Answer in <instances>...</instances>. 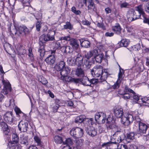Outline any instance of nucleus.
Here are the masks:
<instances>
[{
    "label": "nucleus",
    "instance_id": "obj_16",
    "mask_svg": "<svg viewBox=\"0 0 149 149\" xmlns=\"http://www.w3.org/2000/svg\"><path fill=\"white\" fill-rule=\"evenodd\" d=\"M86 132L88 134L92 137L95 136L97 135V132L94 127L92 126H88Z\"/></svg>",
    "mask_w": 149,
    "mask_h": 149
},
{
    "label": "nucleus",
    "instance_id": "obj_6",
    "mask_svg": "<svg viewBox=\"0 0 149 149\" xmlns=\"http://www.w3.org/2000/svg\"><path fill=\"white\" fill-rule=\"evenodd\" d=\"M70 133L71 136L75 138H80L83 135V130L79 127L74 128L70 130Z\"/></svg>",
    "mask_w": 149,
    "mask_h": 149
},
{
    "label": "nucleus",
    "instance_id": "obj_21",
    "mask_svg": "<svg viewBox=\"0 0 149 149\" xmlns=\"http://www.w3.org/2000/svg\"><path fill=\"white\" fill-rule=\"evenodd\" d=\"M75 74L78 77H83L85 76L84 70L80 67L77 68L75 71Z\"/></svg>",
    "mask_w": 149,
    "mask_h": 149
},
{
    "label": "nucleus",
    "instance_id": "obj_23",
    "mask_svg": "<svg viewBox=\"0 0 149 149\" xmlns=\"http://www.w3.org/2000/svg\"><path fill=\"white\" fill-rule=\"evenodd\" d=\"M93 59V61L95 63V61L97 63H100L103 58L104 55L102 54H97Z\"/></svg>",
    "mask_w": 149,
    "mask_h": 149
},
{
    "label": "nucleus",
    "instance_id": "obj_26",
    "mask_svg": "<svg viewBox=\"0 0 149 149\" xmlns=\"http://www.w3.org/2000/svg\"><path fill=\"white\" fill-rule=\"evenodd\" d=\"M70 70L68 67H65L60 71L61 76H66L70 73Z\"/></svg>",
    "mask_w": 149,
    "mask_h": 149
},
{
    "label": "nucleus",
    "instance_id": "obj_39",
    "mask_svg": "<svg viewBox=\"0 0 149 149\" xmlns=\"http://www.w3.org/2000/svg\"><path fill=\"white\" fill-rule=\"evenodd\" d=\"M12 141L16 143L18 141V137L16 134L13 133L12 135Z\"/></svg>",
    "mask_w": 149,
    "mask_h": 149
},
{
    "label": "nucleus",
    "instance_id": "obj_37",
    "mask_svg": "<svg viewBox=\"0 0 149 149\" xmlns=\"http://www.w3.org/2000/svg\"><path fill=\"white\" fill-rule=\"evenodd\" d=\"M140 44H138L134 46H132L130 48V49L131 50H133L135 51H137L140 49Z\"/></svg>",
    "mask_w": 149,
    "mask_h": 149
},
{
    "label": "nucleus",
    "instance_id": "obj_10",
    "mask_svg": "<svg viewBox=\"0 0 149 149\" xmlns=\"http://www.w3.org/2000/svg\"><path fill=\"white\" fill-rule=\"evenodd\" d=\"M114 135H117L115 137V141L113 142V143H120L125 138V135L121 131H117L115 133Z\"/></svg>",
    "mask_w": 149,
    "mask_h": 149
},
{
    "label": "nucleus",
    "instance_id": "obj_60",
    "mask_svg": "<svg viewBox=\"0 0 149 149\" xmlns=\"http://www.w3.org/2000/svg\"><path fill=\"white\" fill-rule=\"evenodd\" d=\"M124 72H121V71H120V72L118 74V80L120 81V79L122 78V75L123 74Z\"/></svg>",
    "mask_w": 149,
    "mask_h": 149
},
{
    "label": "nucleus",
    "instance_id": "obj_3",
    "mask_svg": "<svg viewBox=\"0 0 149 149\" xmlns=\"http://www.w3.org/2000/svg\"><path fill=\"white\" fill-rule=\"evenodd\" d=\"M55 34V32L54 31H50L47 35L44 34L40 37L39 43L41 46L39 48L38 51L40 53V55L42 54L43 55V53L44 52L43 43L46 41H52L54 40Z\"/></svg>",
    "mask_w": 149,
    "mask_h": 149
},
{
    "label": "nucleus",
    "instance_id": "obj_45",
    "mask_svg": "<svg viewBox=\"0 0 149 149\" xmlns=\"http://www.w3.org/2000/svg\"><path fill=\"white\" fill-rule=\"evenodd\" d=\"M93 119L90 118V119L88 118L85 119V121L86 122V124L88 126H91L92 125Z\"/></svg>",
    "mask_w": 149,
    "mask_h": 149
},
{
    "label": "nucleus",
    "instance_id": "obj_64",
    "mask_svg": "<svg viewBox=\"0 0 149 149\" xmlns=\"http://www.w3.org/2000/svg\"><path fill=\"white\" fill-rule=\"evenodd\" d=\"M105 11L107 14H109L111 13V10L110 8L109 7H107L105 8Z\"/></svg>",
    "mask_w": 149,
    "mask_h": 149
},
{
    "label": "nucleus",
    "instance_id": "obj_52",
    "mask_svg": "<svg viewBox=\"0 0 149 149\" xmlns=\"http://www.w3.org/2000/svg\"><path fill=\"white\" fill-rule=\"evenodd\" d=\"M84 140L83 139H79L76 141V145L77 146H82Z\"/></svg>",
    "mask_w": 149,
    "mask_h": 149
},
{
    "label": "nucleus",
    "instance_id": "obj_11",
    "mask_svg": "<svg viewBox=\"0 0 149 149\" xmlns=\"http://www.w3.org/2000/svg\"><path fill=\"white\" fill-rule=\"evenodd\" d=\"M4 119L6 122L11 124L14 120V117L13 113L11 111H8L6 113L4 114Z\"/></svg>",
    "mask_w": 149,
    "mask_h": 149
},
{
    "label": "nucleus",
    "instance_id": "obj_63",
    "mask_svg": "<svg viewBox=\"0 0 149 149\" xmlns=\"http://www.w3.org/2000/svg\"><path fill=\"white\" fill-rule=\"evenodd\" d=\"M114 35V33L112 32H107L105 33V36L107 37H111L113 36Z\"/></svg>",
    "mask_w": 149,
    "mask_h": 149
},
{
    "label": "nucleus",
    "instance_id": "obj_54",
    "mask_svg": "<svg viewBox=\"0 0 149 149\" xmlns=\"http://www.w3.org/2000/svg\"><path fill=\"white\" fill-rule=\"evenodd\" d=\"M8 145L10 149H16V148H17V146L15 145L14 143H9Z\"/></svg>",
    "mask_w": 149,
    "mask_h": 149
},
{
    "label": "nucleus",
    "instance_id": "obj_28",
    "mask_svg": "<svg viewBox=\"0 0 149 149\" xmlns=\"http://www.w3.org/2000/svg\"><path fill=\"white\" fill-rule=\"evenodd\" d=\"M130 43V41L129 40L126 39H123L121 40L120 45L121 47H126L128 46Z\"/></svg>",
    "mask_w": 149,
    "mask_h": 149
},
{
    "label": "nucleus",
    "instance_id": "obj_51",
    "mask_svg": "<svg viewBox=\"0 0 149 149\" xmlns=\"http://www.w3.org/2000/svg\"><path fill=\"white\" fill-rule=\"evenodd\" d=\"M60 40H65L67 41H70L71 40L70 37L69 36H67L64 37H62L60 38Z\"/></svg>",
    "mask_w": 149,
    "mask_h": 149
},
{
    "label": "nucleus",
    "instance_id": "obj_17",
    "mask_svg": "<svg viewBox=\"0 0 149 149\" xmlns=\"http://www.w3.org/2000/svg\"><path fill=\"white\" fill-rule=\"evenodd\" d=\"M106 121L108 128L112 129L115 128L116 127L115 121L112 117L110 116L108 117L106 119Z\"/></svg>",
    "mask_w": 149,
    "mask_h": 149
},
{
    "label": "nucleus",
    "instance_id": "obj_18",
    "mask_svg": "<svg viewBox=\"0 0 149 149\" xmlns=\"http://www.w3.org/2000/svg\"><path fill=\"white\" fill-rule=\"evenodd\" d=\"M83 2L86 6L87 5V3H88V10H94L95 6L92 0H83Z\"/></svg>",
    "mask_w": 149,
    "mask_h": 149
},
{
    "label": "nucleus",
    "instance_id": "obj_58",
    "mask_svg": "<svg viewBox=\"0 0 149 149\" xmlns=\"http://www.w3.org/2000/svg\"><path fill=\"white\" fill-rule=\"evenodd\" d=\"M54 47L56 49H57L60 47V43L58 41L55 42L54 43Z\"/></svg>",
    "mask_w": 149,
    "mask_h": 149
},
{
    "label": "nucleus",
    "instance_id": "obj_50",
    "mask_svg": "<svg viewBox=\"0 0 149 149\" xmlns=\"http://www.w3.org/2000/svg\"><path fill=\"white\" fill-rule=\"evenodd\" d=\"M118 149H128L127 145L125 144H119L117 146Z\"/></svg>",
    "mask_w": 149,
    "mask_h": 149
},
{
    "label": "nucleus",
    "instance_id": "obj_31",
    "mask_svg": "<svg viewBox=\"0 0 149 149\" xmlns=\"http://www.w3.org/2000/svg\"><path fill=\"white\" fill-rule=\"evenodd\" d=\"M85 116H80L76 117L75 120V122L76 123H81L84 121H85Z\"/></svg>",
    "mask_w": 149,
    "mask_h": 149
},
{
    "label": "nucleus",
    "instance_id": "obj_38",
    "mask_svg": "<svg viewBox=\"0 0 149 149\" xmlns=\"http://www.w3.org/2000/svg\"><path fill=\"white\" fill-rule=\"evenodd\" d=\"M64 28L65 29L71 30L72 29L73 26L69 22H67L66 24L64 25Z\"/></svg>",
    "mask_w": 149,
    "mask_h": 149
},
{
    "label": "nucleus",
    "instance_id": "obj_24",
    "mask_svg": "<svg viewBox=\"0 0 149 149\" xmlns=\"http://www.w3.org/2000/svg\"><path fill=\"white\" fill-rule=\"evenodd\" d=\"M112 30L115 33L119 34L121 32V27L118 24H117L112 27Z\"/></svg>",
    "mask_w": 149,
    "mask_h": 149
},
{
    "label": "nucleus",
    "instance_id": "obj_55",
    "mask_svg": "<svg viewBox=\"0 0 149 149\" xmlns=\"http://www.w3.org/2000/svg\"><path fill=\"white\" fill-rule=\"evenodd\" d=\"M41 22L39 21L37 22L36 23V29L38 31L40 30L41 27Z\"/></svg>",
    "mask_w": 149,
    "mask_h": 149
},
{
    "label": "nucleus",
    "instance_id": "obj_32",
    "mask_svg": "<svg viewBox=\"0 0 149 149\" xmlns=\"http://www.w3.org/2000/svg\"><path fill=\"white\" fill-rule=\"evenodd\" d=\"M21 143L24 145H28V137L27 136H23L20 137Z\"/></svg>",
    "mask_w": 149,
    "mask_h": 149
},
{
    "label": "nucleus",
    "instance_id": "obj_33",
    "mask_svg": "<svg viewBox=\"0 0 149 149\" xmlns=\"http://www.w3.org/2000/svg\"><path fill=\"white\" fill-rule=\"evenodd\" d=\"M34 139L36 143L37 144V145L40 147H42L43 145L42 142L41 141L40 139L37 136H35L34 137Z\"/></svg>",
    "mask_w": 149,
    "mask_h": 149
},
{
    "label": "nucleus",
    "instance_id": "obj_34",
    "mask_svg": "<svg viewBox=\"0 0 149 149\" xmlns=\"http://www.w3.org/2000/svg\"><path fill=\"white\" fill-rule=\"evenodd\" d=\"M63 49L64 52L66 53H70L72 51V49L70 46H66L63 47Z\"/></svg>",
    "mask_w": 149,
    "mask_h": 149
},
{
    "label": "nucleus",
    "instance_id": "obj_43",
    "mask_svg": "<svg viewBox=\"0 0 149 149\" xmlns=\"http://www.w3.org/2000/svg\"><path fill=\"white\" fill-rule=\"evenodd\" d=\"M134 132H131L127 134V138L130 140H133L134 138Z\"/></svg>",
    "mask_w": 149,
    "mask_h": 149
},
{
    "label": "nucleus",
    "instance_id": "obj_59",
    "mask_svg": "<svg viewBox=\"0 0 149 149\" xmlns=\"http://www.w3.org/2000/svg\"><path fill=\"white\" fill-rule=\"evenodd\" d=\"M145 11L149 13V2L146 3L145 7Z\"/></svg>",
    "mask_w": 149,
    "mask_h": 149
},
{
    "label": "nucleus",
    "instance_id": "obj_48",
    "mask_svg": "<svg viewBox=\"0 0 149 149\" xmlns=\"http://www.w3.org/2000/svg\"><path fill=\"white\" fill-rule=\"evenodd\" d=\"M72 11L76 15H79L81 13V12L79 10H76V8L74 6L72 7L71 8Z\"/></svg>",
    "mask_w": 149,
    "mask_h": 149
},
{
    "label": "nucleus",
    "instance_id": "obj_36",
    "mask_svg": "<svg viewBox=\"0 0 149 149\" xmlns=\"http://www.w3.org/2000/svg\"><path fill=\"white\" fill-rule=\"evenodd\" d=\"M28 56L30 58V60L32 62L34 61V58L33 56V54L32 53V49L31 48L29 47L28 49Z\"/></svg>",
    "mask_w": 149,
    "mask_h": 149
},
{
    "label": "nucleus",
    "instance_id": "obj_13",
    "mask_svg": "<svg viewBox=\"0 0 149 149\" xmlns=\"http://www.w3.org/2000/svg\"><path fill=\"white\" fill-rule=\"evenodd\" d=\"M125 90L126 92H128L131 93V98H133L135 100L134 102L136 103L137 101L139 99V97L138 95L133 90L127 87H125Z\"/></svg>",
    "mask_w": 149,
    "mask_h": 149
},
{
    "label": "nucleus",
    "instance_id": "obj_22",
    "mask_svg": "<svg viewBox=\"0 0 149 149\" xmlns=\"http://www.w3.org/2000/svg\"><path fill=\"white\" fill-rule=\"evenodd\" d=\"M79 82H81L83 85L86 86H90L91 82L88 78L85 76L83 77V78L82 79L81 81H81Z\"/></svg>",
    "mask_w": 149,
    "mask_h": 149
},
{
    "label": "nucleus",
    "instance_id": "obj_27",
    "mask_svg": "<svg viewBox=\"0 0 149 149\" xmlns=\"http://www.w3.org/2000/svg\"><path fill=\"white\" fill-rule=\"evenodd\" d=\"M81 46L85 48H88L90 46V42L87 40L82 39L80 40Z\"/></svg>",
    "mask_w": 149,
    "mask_h": 149
},
{
    "label": "nucleus",
    "instance_id": "obj_40",
    "mask_svg": "<svg viewBox=\"0 0 149 149\" xmlns=\"http://www.w3.org/2000/svg\"><path fill=\"white\" fill-rule=\"evenodd\" d=\"M133 13L134 14V18L135 20L140 18L141 15L139 14L138 12L135 10L133 11Z\"/></svg>",
    "mask_w": 149,
    "mask_h": 149
},
{
    "label": "nucleus",
    "instance_id": "obj_57",
    "mask_svg": "<svg viewBox=\"0 0 149 149\" xmlns=\"http://www.w3.org/2000/svg\"><path fill=\"white\" fill-rule=\"evenodd\" d=\"M59 107V105L57 104H55L53 107V111L54 112H55L57 111V110Z\"/></svg>",
    "mask_w": 149,
    "mask_h": 149
},
{
    "label": "nucleus",
    "instance_id": "obj_61",
    "mask_svg": "<svg viewBox=\"0 0 149 149\" xmlns=\"http://www.w3.org/2000/svg\"><path fill=\"white\" fill-rule=\"evenodd\" d=\"M97 80L95 79H91L90 80V81L91 82V84H95L97 82Z\"/></svg>",
    "mask_w": 149,
    "mask_h": 149
},
{
    "label": "nucleus",
    "instance_id": "obj_12",
    "mask_svg": "<svg viewBox=\"0 0 149 149\" xmlns=\"http://www.w3.org/2000/svg\"><path fill=\"white\" fill-rule=\"evenodd\" d=\"M28 123L21 120L18 124V126L19 130L21 132H26L28 128Z\"/></svg>",
    "mask_w": 149,
    "mask_h": 149
},
{
    "label": "nucleus",
    "instance_id": "obj_1",
    "mask_svg": "<svg viewBox=\"0 0 149 149\" xmlns=\"http://www.w3.org/2000/svg\"><path fill=\"white\" fill-rule=\"evenodd\" d=\"M92 75L94 77H98L100 76V82L104 81V84L108 86L107 89L111 87L107 83L106 80L108 76V73L106 70H102V66L97 65L94 67L91 70Z\"/></svg>",
    "mask_w": 149,
    "mask_h": 149
},
{
    "label": "nucleus",
    "instance_id": "obj_44",
    "mask_svg": "<svg viewBox=\"0 0 149 149\" xmlns=\"http://www.w3.org/2000/svg\"><path fill=\"white\" fill-rule=\"evenodd\" d=\"M96 25L98 27L101 28L103 30H105L106 29L105 26L104 24L102 22H98Z\"/></svg>",
    "mask_w": 149,
    "mask_h": 149
},
{
    "label": "nucleus",
    "instance_id": "obj_7",
    "mask_svg": "<svg viewBox=\"0 0 149 149\" xmlns=\"http://www.w3.org/2000/svg\"><path fill=\"white\" fill-rule=\"evenodd\" d=\"M135 11H137L140 15H142L143 17V22L149 26V18L145 16V14L143 11L142 5H139L136 8Z\"/></svg>",
    "mask_w": 149,
    "mask_h": 149
},
{
    "label": "nucleus",
    "instance_id": "obj_41",
    "mask_svg": "<svg viewBox=\"0 0 149 149\" xmlns=\"http://www.w3.org/2000/svg\"><path fill=\"white\" fill-rule=\"evenodd\" d=\"M72 141L71 139L70 138H68L65 140V141L63 142V143L69 146L68 145H72Z\"/></svg>",
    "mask_w": 149,
    "mask_h": 149
},
{
    "label": "nucleus",
    "instance_id": "obj_56",
    "mask_svg": "<svg viewBox=\"0 0 149 149\" xmlns=\"http://www.w3.org/2000/svg\"><path fill=\"white\" fill-rule=\"evenodd\" d=\"M40 81L44 85H45L48 83L47 80L44 77H42L40 80Z\"/></svg>",
    "mask_w": 149,
    "mask_h": 149
},
{
    "label": "nucleus",
    "instance_id": "obj_20",
    "mask_svg": "<svg viewBox=\"0 0 149 149\" xmlns=\"http://www.w3.org/2000/svg\"><path fill=\"white\" fill-rule=\"evenodd\" d=\"M98 53L97 50L95 49L94 50H92L89 52L86 53L84 56L87 59L90 58L93 56H95Z\"/></svg>",
    "mask_w": 149,
    "mask_h": 149
},
{
    "label": "nucleus",
    "instance_id": "obj_4",
    "mask_svg": "<svg viewBox=\"0 0 149 149\" xmlns=\"http://www.w3.org/2000/svg\"><path fill=\"white\" fill-rule=\"evenodd\" d=\"M0 72L1 74H3L1 82L3 85V88L1 90V92L4 95H7L11 92L12 88L9 81L7 79H5L4 78L3 76L5 74V72L4 71L3 67L1 65H0Z\"/></svg>",
    "mask_w": 149,
    "mask_h": 149
},
{
    "label": "nucleus",
    "instance_id": "obj_49",
    "mask_svg": "<svg viewBox=\"0 0 149 149\" xmlns=\"http://www.w3.org/2000/svg\"><path fill=\"white\" fill-rule=\"evenodd\" d=\"M14 110L16 113V115L19 116V114L22 113V111H21L20 109L17 107H15L14 108Z\"/></svg>",
    "mask_w": 149,
    "mask_h": 149
},
{
    "label": "nucleus",
    "instance_id": "obj_25",
    "mask_svg": "<svg viewBox=\"0 0 149 149\" xmlns=\"http://www.w3.org/2000/svg\"><path fill=\"white\" fill-rule=\"evenodd\" d=\"M65 63L63 61H61L56 65V68L57 70L60 71L61 70L65 67Z\"/></svg>",
    "mask_w": 149,
    "mask_h": 149
},
{
    "label": "nucleus",
    "instance_id": "obj_19",
    "mask_svg": "<svg viewBox=\"0 0 149 149\" xmlns=\"http://www.w3.org/2000/svg\"><path fill=\"white\" fill-rule=\"evenodd\" d=\"M16 29L20 34H22L23 33H24L25 34H27L29 32V29L26 27L24 25L19 26Z\"/></svg>",
    "mask_w": 149,
    "mask_h": 149
},
{
    "label": "nucleus",
    "instance_id": "obj_29",
    "mask_svg": "<svg viewBox=\"0 0 149 149\" xmlns=\"http://www.w3.org/2000/svg\"><path fill=\"white\" fill-rule=\"evenodd\" d=\"M134 14L133 12V10L129 11L127 14V17L129 22H131L134 20Z\"/></svg>",
    "mask_w": 149,
    "mask_h": 149
},
{
    "label": "nucleus",
    "instance_id": "obj_53",
    "mask_svg": "<svg viewBox=\"0 0 149 149\" xmlns=\"http://www.w3.org/2000/svg\"><path fill=\"white\" fill-rule=\"evenodd\" d=\"M134 113H132V114H131L133 115L134 116L133 118H134V117L135 118V120L137 121V123L138 124V125H139V123H143L142 122H141V120L139 118V117L138 116L135 117V116L134 115Z\"/></svg>",
    "mask_w": 149,
    "mask_h": 149
},
{
    "label": "nucleus",
    "instance_id": "obj_42",
    "mask_svg": "<svg viewBox=\"0 0 149 149\" xmlns=\"http://www.w3.org/2000/svg\"><path fill=\"white\" fill-rule=\"evenodd\" d=\"M122 97L124 100H127L131 98V94L126 93L122 95Z\"/></svg>",
    "mask_w": 149,
    "mask_h": 149
},
{
    "label": "nucleus",
    "instance_id": "obj_35",
    "mask_svg": "<svg viewBox=\"0 0 149 149\" xmlns=\"http://www.w3.org/2000/svg\"><path fill=\"white\" fill-rule=\"evenodd\" d=\"M55 142L58 144H61L62 143H63V140L62 138L59 136H55L54 138Z\"/></svg>",
    "mask_w": 149,
    "mask_h": 149
},
{
    "label": "nucleus",
    "instance_id": "obj_9",
    "mask_svg": "<svg viewBox=\"0 0 149 149\" xmlns=\"http://www.w3.org/2000/svg\"><path fill=\"white\" fill-rule=\"evenodd\" d=\"M138 125L139 130L137 132V134L142 135L145 134L147 130L148 127L147 125L144 123H139Z\"/></svg>",
    "mask_w": 149,
    "mask_h": 149
},
{
    "label": "nucleus",
    "instance_id": "obj_14",
    "mask_svg": "<svg viewBox=\"0 0 149 149\" xmlns=\"http://www.w3.org/2000/svg\"><path fill=\"white\" fill-rule=\"evenodd\" d=\"M106 116V114L102 112L97 113L95 115V119L96 121L101 120L102 123H104L105 122Z\"/></svg>",
    "mask_w": 149,
    "mask_h": 149
},
{
    "label": "nucleus",
    "instance_id": "obj_47",
    "mask_svg": "<svg viewBox=\"0 0 149 149\" xmlns=\"http://www.w3.org/2000/svg\"><path fill=\"white\" fill-rule=\"evenodd\" d=\"M129 6V4L126 2H124L121 3L120 4V6L121 8H127Z\"/></svg>",
    "mask_w": 149,
    "mask_h": 149
},
{
    "label": "nucleus",
    "instance_id": "obj_30",
    "mask_svg": "<svg viewBox=\"0 0 149 149\" xmlns=\"http://www.w3.org/2000/svg\"><path fill=\"white\" fill-rule=\"evenodd\" d=\"M70 44L74 48L77 49L79 46L77 41L74 39H71L70 41Z\"/></svg>",
    "mask_w": 149,
    "mask_h": 149
},
{
    "label": "nucleus",
    "instance_id": "obj_62",
    "mask_svg": "<svg viewBox=\"0 0 149 149\" xmlns=\"http://www.w3.org/2000/svg\"><path fill=\"white\" fill-rule=\"evenodd\" d=\"M82 24L84 25H89L90 24V22L87 20H85L82 21Z\"/></svg>",
    "mask_w": 149,
    "mask_h": 149
},
{
    "label": "nucleus",
    "instance_id": "obj_2",
    "mask_svg": "<svg viewBox=\"0 0 149 149\" xmlns=\"http://www.w3.org/2000/svg\"><path fill=\"white\" fill-rule=\"evenodd\" d=\"M114 113L118 118H121V121L122 124L127 126L132 123L134 120V116L130 114H125L123 115V109L120 107H116L114 110Z\"/></svg>",
    "mask_w": 149,
    "mask_h": 149
},
{
    "label": "nucleus",
    "instance_id": "obj_46",
    "mask_svg": "<svg viewBox=\"0 0 149 149\" xmlns=\"http://www.w3.org/2000/svg\"><path fill=\"white\" fill-rule=\"evenodd\" d=\"M120 81V80L119 81L118 80L115 84L112 86V88L113 89L118 88L119 87V83Z\"/></svg>",
    "mask_w": 149,
    "mask_h": 149
},
{
    "label": "nucleus",
    "instance_id": "obj_8",
    "mask_svg": "<svg viewBox=\"0 0 149 149\" xmlns=\"http://www.w3.org/2000/svg\"><path fill=\"white\" fill-rule=\"evenodd\" d=\"M56 50H51V55H49L45 59V61L48 64L52 65L55 62L56 58L55 54Z\"/></svg>",
    "mask_w": 149,
    "mask_h": 149
},
{
    "label": "nucleus",
    "instance_id": "obj_15",
    "mask_svg": "<svg viewBox=\"0 0 149 149\" xmlns=\"http://www.w3.org/2000/svg\"><path fill=\"white\" fill-rule=\"evenodd\" d=\"M61 79L63 81L69 82L71 81L75 83H78L79 81H81V79L79 78H72L70 76L66 75V76H61Z\"/></svg>",
    "mask_w": 149,
    "mask_h": 149
},
{
    "label": "nucleus",
    "instance_id": "obj_5",
    "mask_svg": "<svg viewBox=\"0 0 149 149\" xmlns=\"http://www.w3.org/2000/svg\"><path fill=\"white\" fill-rule=\"evenodd\" d=\"M80 50L77 49L75 51L73 54L76 56L75 61H73V63H70L71 65L74 66L76 64L77 66H79L83 64V57L79 53Z\"/></svg>",
    "mask_w": 149,
    "mask_h": 149
}]
</instances>
